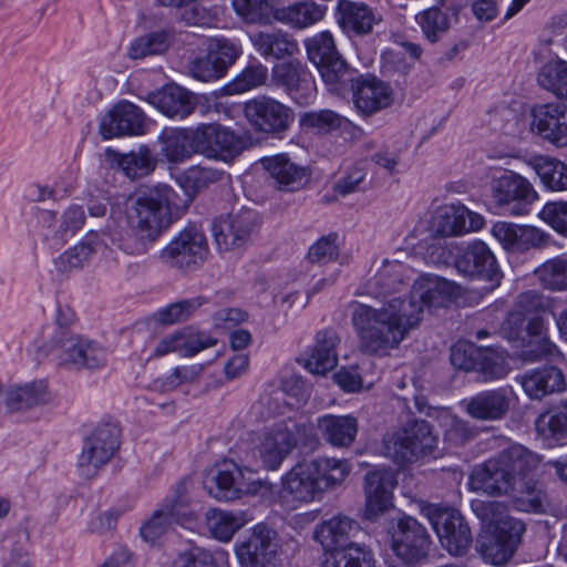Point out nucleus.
<instances>
[{"label": "nucleus", "mask_w": 567, "mask_h": 567, "mask_svg": "<svg viewBox=\"0 0 567 567\" xmlns=\"http://www.w3.org/2000/svg\"><path fill=\"white\" fill-rule=\"evenodd\" d=\"M453 293L449 280L425 275L414 281L408 299L391 297L379 307L358 303L351 321L360 352L379 358L390 355L419 327L425 307L442 306Z\"/></svg>", "instance_id": "nucleus-1"}, {"label": "nucleus", "mask_w": 567, "mask_h": 567, "mask_svg": "<svg viewBox=\"0 0 567 567\" xmlns=\"http://www.w3.org/2000/svg\"><path fill=\"white\" fill-rule=\"evenodd\" d=\"M181 194L167 185H157L141 193L127 210L131 234L122 238L118 225L109 219L101 231L111 244L130 256H144L172 224L174 215L184 212L192 196L179 187Z\"/></svg>", "instance_id": "nucleus-2"}, {"label": "nucleus", "mask_w": 567, "mask_h": 567, "mask_svg": "<svg viewBox=\"0 0 567 567\" xmlns=\"http://www.w3.org/2000/svg\"><path fill=\"white\" fill-rule=\"evenodd\" d=\"M471 507L486 527L477 540L478 551L494 565L505 564L514 555L525 525L509 516L506 505L501 502L474 499Z\"/></svg>", "instance_id": "nucleus-3"}, {"label": "nucleus", "mask_w": 567, "mask_h": 567, "mask_svg": "<svg viewBox=\"0 0 567 567\" xmlns=\"http://www.w3.org/2000/svg\"><path fill=\"white\" fill-rule=\"evenodd\" d=\"M350 470L347 461L334 457L302 461L282 477V491L293 502L310 503L342 484Z\"/></svg>", "instance_id": "nucleus-4"}, {"label": "nucleus", "mask_w": 567, "mask_h": 567, "mask_svg": "<svg viewBox=\"0 0 567 567\" xmlns=\"http://www.w3.org/2000/svg\"><path fill=\"white\" fill-rule=\"evenodd\" d=\"M37 353L38 359L53 354L58 365L76 371L99 369L106 362L103 348L65 329L53 332L47 342L37 348Z\"/></svg>", "instance_id": "nucleus-5"}, {"label": "nucleus", "mask_w": 567, "mask_h": 567, "mask_svg": "<svg viewBox=\"0 0 567 567\" xmlns=\"http://www.w3.org/2000/svg\"><path fill=\"white\" fill-rule=\"evenodd\" d=\"M497 455L520 487V509L544 512L547 497L534 480L542 463V456L518 443L509 444Z\"/></svg>", "instance_id": "nucleus-6"}, {"label": "nucleus", "mask_w": 567, "mask_h": 567, "mask_svg": "<svg viewBox=\"0 0 567 567\" xmlns=\"http://www.w3.org/2000/svg\"><path fill=\"white\" fill-rule=\"evenodd\" d=\"M437 436L424 420L408 422L383 437V455L399 465L410 464L431 454Z\"/></svg>", "instance_id": "nucleus-7"}, {"label": "nucleus", "mask_w": 567, "mask_h": 567, "mask_svg": "<svg viewBox=\"0 0 567 567\" xmlns=\"http://www.w3.org/2000/svg\"><path fill=\"white\" fill-rule=\"evenodd\" d=\"M121 429L117 424L105 423L94 429L83 443L78 460V470L82 477L90 480L106 465L120 447Z\"/></svg>", "instance_id": "nucleus-8"}, {"label": "nucleus", "mask_w": 567, "mask_h": 567, "mask_svg": "<svg viewBox=\"0 0 567 567\" xmlns=\"http://www.w3.org/2000/svg\"><path fill=\"white\" fill-rule=\"evenodd\" d=\"M422 513L450 555L456 557L466 555L472 546L473 537L467 523L458 511L427 506L422 509Z\"/></svg>", "instance_id": "nucleus-9"}, {"label": "nucleus", "mask_w": 567, "mask_h": 567, "mask_svg": "<svg viewBox=\"0 0 567 567\" xmlns=\"http://www.w3.org/2000/svg\"><path fill=\"white\" fill-rule=\"evenodd\" d=\"M305 44L309 60L317 66L324 83L337 91L351 72L339 54L332 34L329 31L319 32L307 39Z\"/></svg>", "instance_id": "nucleus-10"}, {"label": "nucleus", "mask_w": 567, "mask_h": 567, "mask_svg": "<svg viewBox=\"0 0 567 567\" xmlns=\"http://www.w3.org/2000/svg\"><path fill=\"white\" fill-rule=\"evenodd\" d=\"M307 424L288 419L267 427L258 445L259 456L268 470H277L297 447L299 435L307 432Z\"/></svg>", "instance_id": "nucleus-11"}, {"label": "nucleus", "mask_w": 567, "mask_h": 567, "mask_svg": "<svg viewBox=\"0 0 567 567\" xmlns=\"http://www.w3.org/2000/svg\"><path fill=\"white\" fill-rule=\"evenodd\" d=\"M207 254L208 246L204 233L190 226L183 229L161 250L158 259L167 267L187 270L203 264Z\"/></svg>", "instance_id": "nucleus-12"}, {"label": "nucleus", "mask_w": 567, "mask_h": 567, "mask_svg": "<svg viewBox=\"0 0 567 567\" xmlns=\"http://www.w3.org/2000/svg\"><path fill=\"white\" fill-rule=\"evenodd\" d=\"M468 485L472 491L493 496L511 495L520 508V487L498 455L476 465L470 474Z\"/></svg>", "instance_id": "nucleus-13"}, {"label": "nucleus", "mask_w": 567, "mask_h": 567, "mask_svg": "<svg viewBox=\"0 0 567 567\" xmlns=\"http://www.w3.org/2000/svg\"><path fill=\"white\" fill-rule=\"evenodd\" d=\"M493 197L499 207L514 216L529 213V207L538 199L533 185L523 176L505 172L492 182Z\"/></svg>", "instance_id": "nucleus-14"}, {"label": "nucleus", "mask_w": 567, "mask_h": 567, "mask_svg": "<svg viewBox=\"0 0 567 567\" xmlns=\"http://www.w3.org/2000/svg\"><path fill=\"white\" fill-rule=\"evenodd\" d=\"M251 472L237 463L225 460L215 465L208 493L218 501H235L257 493L258 484L252 481Z\"/></svg>", "instance_id": "nucleus-15"}, {"label": "nucleus", "mask_w": 567, "mask_h": 567, "mask_svg": "<svg viewBox=\"0 0 567 567\" xmlns=\"http://www.w3.org/2000/svg\"><path fill=\"white\" fill-rule=\"evenodd\" d=\"M240 53V48L234 42L227 39H212L207 44V53L189 62L188 72L202 82L218 80L226 74Z\"/></svg>", "instance_id": "nucleus-16"}, {"label": "nucleus", "mask_w": 567, "mask_h": 567, "mask_svg": "<svg viewBox=\"0 0 567 567\" xmlns=\"http://www.w3.org/2000/svg\"><path fill=\"white\" fill-rule=\"evenodd\" d=\"M389 533L394 553L405 563L413 564L427 555L431 539L425 528L415 518L411 516L398 518Z\"/></svg>", "instance_id": "nucleus-17"}, {"label": "nucleus", "mask_w": 567, "mask_h": 567, "mask_svg": "<svg viewBox=\"0 0 567 567\" xmlns=\"http://www.w3.org/2000/svg\"><path fill=\"white\" fill-rule=\"evenodd\" d=\"M276 533L267 526H255L249 536L237 545L240 567H278Z\"/></svg>", "instance_id": "nucleus-18"}, {"label": "nucleus", "mask_w": 567, "mask_h": 567, "mask_svg": "<svg viewBox=\"0 0 567 567\" xmlns=\"http://www.w3.org/2000/svg\"><path fill=\"white\" fill-rule=\"evenodd\" d=\"M244 112L255 130L269 134L286 132L295 117L290 107L267 96L246 102Z\"/></svg>", "instance_id": "nucleus-19"}, {"label": "nucleus", "mask_w": 567, "mask_h": 567, "mask_svg": "<svg viewBox=\"0 0 567 567\" xmlns=\"http://www.w3.org/2000/svg\"><path fill=\"white\" fill-rule=\"evenodd\" d=\"M194 142L197 144L198 154L223 162L233 161L243 151L241 138L219 124L198 126Z\"/></svg>", "instance_id": "nucleus-20"}, {"label": "nucleus", "mask_w": 567, "mask_h": 567, "mask_svg": "<svg viewBox=\"0 0 567 567\" xmlns=\"http://www.w3.org/2000/svg\"><path fill=\"white\" fill-rule=\"evenodd\" d=\"M255 221V212L247 208L217 218L212 231L218 249L230 251L245 246L250 240Z\"/></svg>", "instance_id": "nucleus-21"}, {"label": "nucleus", "mask_w": 567, "mask_h": 567, "mask_svg": "<svg viewBox=\"0 0 567 567\" xmlns=\"http://www.w3.org/2000/svg\"><path fill=\"white\" fill-rule=\"evenodd\" d=\"M348 81L352 83L354 106L362 115L370 116L392 105V87L377 76L368 74L353 80L349 74Z\"/></svg>", "instance_id": "nucleus-22"}, {"label": "nucleus", "mask_w": 567, "mask_h": 567, "mask_svg": "<svg viewBox=\"0 0 567 567\" xmlns=\"http://www.w3.org/2000/svg\"><path fill=\"white\" fill-rule=\"evenodd\" d=\"M514 400L511 386L485 390L464 402L465 412L474 420L495 422L506 417Z\"/></svg>", "instance_id": "nucleus-23"}, {"label": "nucleus", "mask_w": 567, "mask_h": 567, "mask_svg": "<svg viewBox=\"0 0 567 567\" xmlns=\"http://www.w3.org/2000/svg\"><path fill=\"white\" fill-rule=\"evenodd\" d=\"M364 482V517L375 520L393 506L392 491L398 483L396 476L390 468H379L368 472Z\"/></svg>", "instance_id": "nucleus-24"}, {"label": "nucleus", "mask_w": 567, "mask_h": 567, "mask_svg": "<svg viewBox=\"0 0 567 567\" xmlns=\"http://www.w3.org/2000/svg\"><path fill=\"white\" fill-rule=\"evenodd\" d=\"M272 82L286 90L298 103L307 104L315 93V81L311 73L298 60H289L276 64L271 71Z\"/></svg>", "instance_id": "nucleus-25"}, {"label": "nucleus", "mask_w": 567, "mask_h": 567, "mask_svg": "<svg viewBox=\"0 0 567 567\" xmlns=\"http://www.w3.org/2000/svg\"><path fill=\"white\" fill-rule=\"evenodd\" d=\"M146 116L135 104L121 101L102 118L100 132L104 138L145 133Z\"/></svg>", "instance_id": "nucleus-26"}, {"label": "nucleus", "mask_w": 567, "mask_h": 567, "mask_svg": "<svg viewBox=\"0 0 567 567\" xmlns=\"http://www.w3.org/2000/svg\"><path fill=\"white\" fill-rule=\"evenodd\" d=\"M492 235L505 250L523 254L547 245L549 236L543 230L528 225L498 221L492 227Z\"/></svg>", "instance_id": "nucleus-27"}, {"label": "nucleus", "mask_w": 567, "mask_h": 567, "mask_svg": "<svg viewBox=\"0 0 567 567\" xmlns=\"http://www.w3.org/2000/svg\"><path fill=\"white\" fill-rule=\"evenodd\" d=\"M532 130L549 143L567 146V104L548 103L532 111Z\"/></svg>", "instance_id": "nucleus-28"}, {"label": "nucleus", "mask_w": 567, "mask_h": 567, "mask_svg": "<svg viewBox=\"0 0 567 567\" xmlns=\"http://www.w3.org/2000/svg\"><path fill=\"white\" fill-rule=\"evenodd\" d=\"M458 272L470 278H478L491 282H497L499 271L495 256L483 241L470 244L455 259Z\"/></svg>", "instance_id": "nucleus-29"}, {"label": "nucleus", "mask_w": 567, "mask_h": 567, "mask_svg": "<svg viewBox=\"0 0 567 567\" xmlns=\"http://www.w3.org/2000/svg\"><path fill=\"white\" fill-rule=\"evenodd\" d=\"M340 337L332 328L318 331L315 343L305 353V368L315 374H326L333 370L338 363V346Z\"/></svg>", "instance_id": "nucleus-30"}, {"label": "nucleus", "mask_w": 567, "mask_h": 567, "mask_svg": "<svg viewBox=\"0 0 567 567\" xmlns=\"http://www.w3.org/2000/svg\"><path fill=\"white\" fill-rule=\"evenodd\" d=\"M261 164L269 174L274 187L279 190L295 192L307 183V169L291 162L285 154L265 157Z\"/></svg>", "instance_id": "nucleus-31"}, {"label": "nucleus", "mask_w": 567, "mask_h": 567, "mask_svg": "<svg viewBox=\"0 0 567 567\" xmlns=\"http://www.w3.org/2000/svg\"><path fill=\"white\" fill-rule=\"evenodd\" d=\"M360 529V525L353 518L346 515H337L319 524L315 530V538L324 551L334 553L346 548L350 538Z\"/></svg>", "instance_id": "nucleus-32"}, {"label": "nucleus", "mask_w": 567, "mask_h": 567, "mask_svg": "<svg viewBox=\"0 0 567 567\" xmlns=\"http://www.w3.org/2000/svg\"><path fill=\"white\" fill-rule=\"evenodd\" d=\"M146 100L159 112L172 118H185L195 109L193 94L177 84H169L159 91L151 92Z\"/></svg>", "instance_id": "nucleus-33"}, {"label": "nucleus", "mask_w": 567, "mask_h": 567, "mask_svg": "<svg viewBox=\"0 0 567 567\" xmlns=\"http://www.w3.org/2000/svg\"><path fill=\"white\" fill-rule=\"evenodd\" d=\"M337 10L338 23L342 30L357 35L369 34L381 20V17L363 2L339 0Z\"/></svg>", "instance_id": "nucleus-34"}, {"label": "nucleus", "mask_w": 567, "mask_h": 567, "mask_svg": "<svg viewBox=\"0 0 567 567\" xmlns=\"http://www.w3.org/2000/svg\"><path fill=\"white\" fill-rule=\"evenodd\" d=\"M524 392L533 400H540L565 388L564 374L556 367H545L527 371L518 379Z\"/></svg>", "instance_id": "nucleus-35"}, {"label": "nucleus", "mask_w": 567, "mask_h": 567, "mask_svg": "<svg viewBox=\"0 0 567 567\" xmlns=\"http://www.w3.org/2000/svg\"><path fill=\"white\" fill-rule=\"evenodd\" d=\"M250 40L256 51L264 58L281 60L293 56L300 51L298 41L281 29L255 32L250 34Z\"/></svg>", "instance_id": "nucleus-36"}, {"label": "nucleus", "mask_w": 567, "mask_h": 567, "mask_svg": "<svg viewBox=\"0 0 567 567\" xmlns=\"http://www.w3.org/2000/svg\"><path fill=\"white\" fill-rule=\"evenodd\" d=\"M107 238L101 229L90 230L74 246L70 247L54 260L55 269L61 274H69L82 269L96 251V246Z\"/></svg>", "instance_id": "nucleus-37"}, {"label": "nucleus", "mask_w": 567, "mask_h": 567, "mask_svg": "<svg viewBox=\"0 0 567 567\" xmlns=\"http://www.w3.org/2000/svg\"><path fill=\"white\" fill-rule=\"evenodd\" d=\"M412 269L399 260H382L374 276L368 282V289L375 297H386L396 291L410 279Z\"/></svg>", "instance_id": "nucleus-38"}, {"label": "nucleus", "mask_w": 567, "mask_h": 567, "mask_svg": "<svg viewBox=\"0 0 567 567\" xmlns=\"http://www.w3.org/2000/svg\"><path fill=\"white\" fill-rule=\"evenodd\" d=\"M326 9L324 6L315 1H300L277 8L275 20L292 29L302 30L321 21L326 14Z\"/></svg>", "instance_id": "nucleus-39"}, {"label": "nucleus", "mask_w": 567, "mask_h": 567, "mask_svg": "<svg viewBox=\"0 0 567 567\" xmlns=\"http://www.w3.org/2000/svg\"><path fill=\"white\" fill-rule=\"evenodd\" d=\"M323 439L336 447L351 445L358 433V421L350 415H324L318 420Z\"/></svg>", "instance_id": "nucleus-40"}, {"label": "nucleus", "mask_w": 567, "mask_h": 567, "mask_svg": "<svg viewBox=\"0 0 567 567\" xmlns=\"http://www.w3.org/2000/svg\"><path fill=\"white\" fill-rule=\"evenodd\" d=\"M452 17L443 12L439 7H432L415 16L417 24L430 42L439 41L451 28L452 19L458 20L460 7L451 8Z\"/></svg>", "instance_id": "nucleus-41"}, {"label": "nucleus", "mask_w": 567, "mask_h": 567, "mask_svg": "<svg viewBox=\"0 0 567 567\" xmlns=\"http://www.w3.org/2000/svg\"><path fill=\"white\" fill-rule=\"evenodd\" d=\"M249 522L246 513H233L210 509L206 514V524L212 535L220 542H229L234 534Z\"/></svg>", "instance_id": "nucleus-42"}, {"label": "nucleus", "mask_w": 567, "mask_h": 567, "mask_svg": "<svg viewBox=\"0 0 567 567\" xmlns=\"http://www.w3.org/2000/svg\"><path fill=\"white\" fill-rule=\"evenodd\" d=\"M114 159L122 172L131 179L151 174L156 166V159L151 150L142 145L128 153H114Z\"/></svg>", "instance_id": "nucleus-43"}, {"label": "nucleus", "mask_w": 567, "mask_h": 567, "mask_svg": "<svg viewBox=\"0 0 567 567\" xmlns=\"http://www.w3.org/2000/svg\"><path fill=\"white\" fill-rule=\"evenodd\" d=\"M542 306V296L536 291H526L516 299L518 310L511 312L502 324V332L508 340L515 341L525 324V313L533 312Z\"/></svg>", "instance_id": "nucleus-44"}, {"label": "nucleus", "mask_w": 567, "mask_h": 567, "mask_svg": "<svg viewBox=\"0 0 567 567\" xmlns=\"http://www.w3.org/2000/svg\"><path fill=\"white\" fill-rule=\"evenodd\" d=\"M538 434L553 442L567 440V401L540 414L536 420Z\"/></svg>", "instance_id": "nucleus-45"}, {"label": "nucleus", "mask_w": 567, "mask_h": 567, "mask_svg": "<svg viewBox=\"0 0 567 567\" xmlns=\"http://www.w3.org/2000/svg\"><path fill=\"white\" fill-rule=\"evenodd\" d=\"M544 186L550 190L567 189V165L556 158L535 156L529 162Z\"/></svg>", "instance_id": "nucleus-46"}, {"label": "nucleus", "mask_w": 567, "mask_h": 567, "mask_svg": "<svg viewBox=\"0 0 567 567\" xmlns=\"http://www.w3.org/2000/svg\"><path fill=\"white\" fill-rule=\"evenodd\" d=\"M195 130H171L165 133L163 152L173 163L182 162L197 153V144L194 142Z\"/></svg>", "instance_id": "nucleus-47"}, {"label": "nucleus", "mask_w": 567, "mask_h": 567, "mask_svg": "<svg viewBox=\"0 0 567 567\" xmlns=\"http://www.w3.org/2000/svg\"><path fill=\"white\" fill-rule=\"evenodd\" d=\"M470 210L462 205H445L440 207L434 217L435 231L443 237L460 235L467 231L466 219Z\"/></svg>", "instance_id": "nucleus-48"}, {"label": "nucleus", "mask_w": 567, "mask_h": 567, "mask_svg": "<svg viewBox=\"0 0 567 567\" xmlns=\"http://www.w3.org/2000/svg\"><path fill=\"white\" fill-rule=\"evenodd\" d=\"M540 286L551 291H567V257H555L534 271Z\"/></svg>", "instance_id": "nucleus-49"}, {"label": "nucleus", "mask_w": 567, "mask_h": 567, "mask_svg": "<svg viewBox=\"0 0 567 567\" xmlns=\"http://www.w3.org/2000/svg\"><path fill=\"white\" fill-rule=\"evenodd\" d=\"M173 37L168 31H155L135 39L128 48L131 59H144L165 53L172 44Z\"/></svg>", "instance_id": "nucleus-50"}, {"label": "nucleus", "mask_w": 567, "mask_h": 567, "mask_svg": "<svg viewBox=\"0 0 567 567\" xmlns=\"http://www.w3.org/2000/svg\"><path fill=\"white\" fill-rule=\"evenodd\" d=\"M233 7L246 22L264 24L275 19L277 9L274 0H233Z\"/></svg>", "instance_id": "nucleus-51"}, {"label": "nucleus", "mask_w": 567, "mask_h": 567, "mask_svg": "<svg viewBox=\"0 0 567 567\" xmlns=\"http://www.w3.org/2000/svg\"><path fill=\"white\" fill-rule=\"evenodd\" d=\"M538 83L558 97L567 99V62L559 60L545 64L538 74Z\"/></svg>", "instance_id": "nucleus-52"}, {"label": "nucleus", "mask_w": 567, "mask_h": 567, "mask_svg": "<svg viewBox=\"0 0 567 567\" xmlns=\"http://www.w3.org/2000/svg\"><path fill=\"white\" fill-rule=\"evenodd\" d=\"M324 567H374V559L364 546L349 544L333 559H327Z\"/></svg>", "instance_id": "nucleus-53"}, {"label": "nucleus", "mask_w": 567, "mask_h": 567, "mask_svg": "<svg viewBox=\"0 0 567 567\" xmlns=\"http://www.w3.org/2000/svg\"><path fill=\"white\" fill-rule=\"evenodd\" d=\"M206 300L203 297L185 299L159 309L155 318L159 323L174 324L187 320Z\"/></svg>", "instance_id": "nucleus-54"}, {"label": "nucleus", "mask_w": 567, "mask_h": 567, "mask_svg": "<svg viewBox=\"0 0 567 567\" xmlns=\"http://www.w3.org/2000/svg\"><path fill=\"white\" fill-rule=\"evenodd\" d=\"M475 371L482 374L483 381H493L507 375L509 369L503 352L487 348L481 349Z\"/></svg>", "instance_id": "nucleus-55"}, {"label": "nucleus", "mask_w": 567, "mask_h": 567, "mask_svg": "<svg viewBox=\"0 0 567 567\" xmlns=\"http://www.w3.org/2000/svg\"><path fill=\"white\" fill-rule=\"evenodd\" d=\"M175 517V506L165 505L162 509L156 511L153 516L142 525L141 536L150 544H155L163 535L166 534Z\"/></svg>", "instance_id": "nucleus-56"}, {"label": "nucleus", "mask_w": 567, "mask_h": 567, "mask_svg": "<svg viewBox=\"0 0 567 567\" xmlns=\"http://www.w3.org/2000/svg\"><path fill=\"white\" fill-rule=\"evenodd\" d=\"M300 123L305 127L328 133L348 125L349 121L331 110H320L305 113L300 118Z\"/></svg>", "instance_id": "nucleus-57"}, {"label": "nucleus", "mask_w": 567, "mask_h": 567, "mask_svg": "<svg viewBox=\"0 0 567 567\" xmlns=\"http://www.w3.org/2000/svg\"><path fill=\"white\" fill-rule=\"evenodd\" d=\"M217 342V339L210 334L190 327L179 330V347L183 357H194L202 350L215 347Z\"/></svg>", "instance_id": "nucleus-58"}, {"label": "nucleus", "mask_w": 567, "mask_h": 567, "mask_svg": "<svg viewBox=\"0 0 567 567\" xmlns=\"http://www.w3.org/2000/svg\"><path fill=\"white\" fill-rule=\"evenodd\" d=\"M38 224L43 239L51 246H60L69 239L66 230L61 228V218L53 210H41L38 214Z\"/></svg>", "instance_id": "nucleus-59"}, {"label": "nucleus", "mask_w": 567, "mask_h": 567, "mask_svg": "<svg viewBox=\"0 0 567 567\" xmlns=\"http://www.w3.org/2000/svg\"><path fill=\"white\" fill-rule=\"evenodd\" d=\"M339 256L338 235L322 236L308 250L307 258L312 264H327Z\"/></svg>", "instance_id": "nucleus-60"}, {"label": "nucleus", "mask_w": 567, "mask_h": 567, "mask_svg": "<svg viewBox=\"0 0 567 567\" xmlns=\"http://www.w3.org/2000/svg\"><path fill=\"white\" fill-rule=\"evenodd\" d=\"M480 352L473 343L458 342L451 348L450 360L458 370L475 371Z\"/></svg>", "instance_id": "nucleus-61"}, {"label": "nucleus", "mask_w": 567, "mask_h": 567, "mask_svg": "<svg viewBox=\"0 0 567 567\" xmlns=\"http://www.w3.org/2000/svg\"><path fill=\"white\" fill-rule=\"evenodd\" d=\"M557 355H560V351L557 346L549 340L547 334L530 340L527 348L522 352V359L527 362H536L544 358H555Z\"/></svg>", "instance_id": "nucleus-62"}, {"label": "nucleus", "mask_w": 567, "mask_h": 567, "mask_svg": "<svg viewBox=\"0 0 567 567\" xmlns=\"http://www.w3.org/2000/svg\"><path fill=\"white\" fill-rule=\"evenodd\" d=\"M539 217L558 233L567 235V203L550 202L539 212Z\"/></svg>", "instance_id": "nucleus-63"}, {"label": "nucleus", "mask_w": 567, "mask_h": 567, "mask_svg": "<svg viewBox=\"0 0 567 567\" xmlns=\"http://www.w3.org/2000/svg\"><path fill=\"white\" fill-rule=\"evenodd\" d=\"M266 79L267 69L265 66H250L234 80L229 89L233 93H243L265 83Z\"/></svg>", "instance_id": "nucleus-64"}]
</instances>
